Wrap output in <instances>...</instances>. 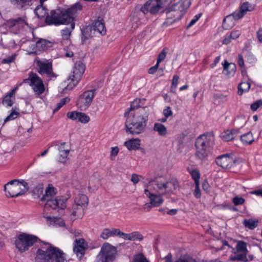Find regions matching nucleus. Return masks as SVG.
Wrapping results in <instances>:
<instances>
[{
	"instance_id": "1",
	"label": "nucleus",
	"mask_w": 262,
	"mask_h": 262,
	"mask_svg": "<svg viewBox=\"0 0 262 262\" xmlns=\"http://www.w3.org/2000/svg\"><path fill=\"white\" fill-rule=\"evenodd\" d=\"M82 7L79 3H76L67 9L59 8L51 11L50 14L47 16L45 23L48 25L60 26L70 24V27H66L61 30V35L64 40H69L72 30L75 28V16L78 11L82 10Z\"/></svg>"
},
{
	"instance_id": "2",
	"label": "nucleus",
	"mask_w": 262,
	"mask_h": 262,
	"mask_svg": "<svg viewBox=\"0 0 262 262\" xmlns=\"http://www.w3.org/2000/svg\"><path fill=\"white\" fill-rule=\"evenodd\" d=\"M149 109L147 107H141L127 116L125 122L126 132L132 135H138L143 132L148 120Z\"/></svg>"
},
{
	"instance_id": "3",
	"label": "nucleus",
	"mask_w": 262,
	"mask_h": 262,
	"mask_svg": "<svg viewBox=\"0 0 262 262\" xmlns=\"http://www.w3.org/2000/svg\"><path fill=\"white\" fill-rule=\"evenodd\" d=\"M42 245L37 248L35 262H64V253L58 248L49 243L42 242Z\"/></svg>"
},
{
	"instance_id": "4",
	"label": "nucleus",
	"mask_w": 262,
	"mask_h": 262,
	"mask_svg": "<svg viewBox=\"0 0 262 262\" xmlns=\"http://www.w3.org/2000/svg\"><path fill=\"white\" fill-rule=\"evenodd\" d=\"M190 4L188 0H182L173 5L166 12V19L164 24L170 25L181 19L185 13V10L189 7Z\"/></svg>"
},
{
	"instance_id": "5",
	"label": "nucleus",
	"mask_w": 262,
	"mask_h": 262,
	"mask_svg": "<svg viewBox=\"0 0 262 262\" xmlns=\"http://www.w3.org/2000/svg\"><path fill=\"white\" fill-rule=\"evenodd\" d=\"M28 189V183L24 181L14 179L8 182L4 186L6 195L11 198H15L21 195Z\"/></svg>"
},
{
	"instance_id": "6",
	"label": "nucleus",
	"mask_w": 262,
	"mask_h": 262,
	"mask_svg": "<svg viewBox=\"0 0 262 262\" xmlns=\"http://www.w3.org/2000/svg\"><path fill=\"white\" fill-rule=\"evenodd\" d=\"M39 241L40 239L34 235L21 233L16 237L15 245L18 251L23 253Z\"/></svg>"
},
{
	"instance_id": "7",
	"label": "nucleus",
	"mask_w": 262,
	"mask_h": 262,
	"mask_svg": "<svg viewBox=\"0 0 262 262\" xmlns=\"http://www.w3.org/2000/svg\"><path fill=\"white\" fill-rule=\"evenodd\" d=\"M24 82L28 83L32 86L35 94L40 95L45 91V86L42 80L36 73L33 72L29 74L28 78L24 80Z\"/></svg>"
},
{
	"instance_id": "8",
	"label": "nucleus",
	"mask_w": 262,
	"mask_h": 262,
	"mask_svg": "<svg viewBox=\"0 0 262 262\" xmlns=\"http://www.w3.org/2000/svg\"><path fill=\"white\" fill-rule=\"evenodd\" d=\"M96 91V89L84 91L79 96L76 103L77 106L81 111L86 110L90 106Z\"/></svg>"
},
{
	"instance_id": "9",
	"label": "nucleus",
	"mask_w": 262,
	"mask_h": 262,
	"mask_svg": "<svg viewBox=\"0 0 262 262\" xmlns=\"http://www.w3.org/2000/svg\"><path fill=\"white\" fill-rule=\"evenodd\" d=\"M116 253V249L114 246L109 243H105L101 247L97 262H107L108 260H113L115 257Z\"/></svg>"
},
{
	"instance_id": "10",
	"label": "nucleus",
	"mask_w": 262,
	"mask_h": 262,
	"mask_svg": "<svg viewBox=\"0 0 262 262\" xmlns=\"http://www.w3.org/2000/svg\"><path fill=\"white\" fill-rule=\"evenodd\" d=\"M85 69V66L81 61H76L75 63L72 74L70 75L68 79V80H71L72 82V84L68 85L69 89H72L79 82L84 72Z\"/></svg>"
},
{
	"instance_id": "11",
	"label": "nucleus",
	"mask_w": 262,
	"mask_h": 262,
	"mask_svg": "<svg viewBox=\"0 0 262 262\" xmlns=\"http://www.w3.org/2000/svg\"><path fill=\"white\" fill-rule=\"evenodd\" d=\"M38 72L41 75L45 76L48 80L56 78L58 75L53 72L52 64L50 62L39 61L38 62Z\"/></svg>"
},
{
	"instance_id": "12",
	"label": "nucleus",
	"mask_w": 262,
	"mask_h": 262,
	"mask_svg": "<svg viewBox=\"0 0 262 262\" xmlns=\"http://www.w3.org/2000/svg\"><path fill=\"white\" fill-rule=\"evenodd\" d=\"M233 154H226L217 157L215 159L216 164L223 168H230L236 162V159Z\"/></svg>"
},
{
	"instance_id": "13",
	"label": "nucleus",
	"mask_w": 262,
	"mask_h": 262,
	"mask_svg": "<svg viewBox=\"0 0 262 262\" xmlns=\"http://www.w3.org/2000/svg\"><path fill=\"white\" fill-rule=\"evenodd\" d=\"M88 247V243L84 239H76L73 243V251L80 259L84 255Z\"/></svg>"
},
{
	"instance_id": "14",
	"label": "nucleus",
	"mask_w": 262,
	"mask_h": 262,
	"mask_svg": "<svg viewBox=\"0 0 262 262\" xmlns=\"http://www.w3.org/2000/svg\"><path fill=\"white\" fill-rule=\"evenodd\" d=\"M213 144V137L206 134L198 137L195 143V147L210 149Z\"/></svg>"
},
{
	"instance_id": "15",
	"label": "nucleus",
	"mask_w": 262,
	"mask_h": 262,
	"mask_svg": "<svg viewBox=\"0 0 262 262\" xmlns=\"http://www.w3.org/2000/svg\"><path fill=\"white\" fill-rule=\"evenodd\" d=\"M6 24L10 29H14L19 30L27 26V17H19L16 18H11L7 21Z\"/></svg>"
},
{
	"instance_id": "16",
	"label": "nucleus",
	"mask_w": 262,
	"mask_h": 262,
	"mask_svg": "<svg viewBox=\"0 0 262 262\" xmlns=\"http://www.w3.org/2000/svg\"><path fill=\"white\" fill-rule=\"evenodd\" d=\"M166 181L161 177L156 178L154 180L149 181L147 186V188L151 191L152 189L157 190L155 186H156L158 189L160 191H165Z\"/></svg>"
},
{
	"instance_id": "17",
	"label": "nucleus",
	"mask_w": 262,
	"mask_h": 262,
	"mask_svg": "<svg viewBox=\"0 0 262 262\" xmlns=\"http://www.w3.org/2000/svg\"><path fill=\"white\" fill-rule=\"evenodd\" d=\"M253 9L251 4L248 2H244L239 7L238 11L232 13V16L235 20H238L243 17L248 11H251Z\"/></svg>"
},
{
	"instance_id": "18",
	"label": "nucleus",
	"mask_w": 262,
	"mask_h": 262,
	"mask_svg": "<svg viewBox=\"0 0 262 262\" xmlns=\"http://www.w3.org/2000/svg\"><path fill=\"white\" fill-rule=\"evenodd\" d=\"M52 42L45 39L38 38L35 41V45L33 48V50H34L35 53L42 52L52 48Z\"/></svg>"
},
{
	"instance_id": "19",
	"label": "nucleus",
	"mask_w": 262,
	"mask_h": 262,
	"mask_svg": "<svg viewBox=\"0 0 262 262\" xmlns=\"http://www.w3.org/2000/svg\"><path fill=\"white\" fill-rule=\"evenodd\" d=\"M66 142H62L60 144H58L57 142L54 143L53 145L58 146V150L59 152V156L58 157L59 162L63 163H66L68 156L70 152V149L65 148Z\"/></svg>"
},
{
	"instance_id": "20",
	"label": "nucleus",
	"mask_w": 262,
	"mask_h": 262,
	"mask_svg": "<svg viewBox=\"0 0 262 262\" xmlns=\"http://www.w3.org/2000/svg\"><path fill=\"white\" fill-rule=\"evenodd\" d=\"M151 1L149 12L152 14H155L161 9L164 8L166 5L168 4V0H149Z\"/></svg>"
},
{
	"instance_id": "21",
	"label": "nucleus",
	"mask_w": 262,
	"mask_h": 262,
	"mask_svg": "<svg viewBox=\"0 0 262 262\" xmlns=\"http://www.w3.org/2000/svg\"><path fill=\"white\" fill-rule=\"evenodd\" d=\"M89 200L88 197L85 194H79L76 198L75 200V204L72 206L73 211L71 215L73 216L76 215V212L75 210V207L80 206L82 208L85 207L88 204Z\"/></svg>"
},
{
	"instance_id": "22",
	"label": "nucleus",
	"mask_w": 262,
	"mask_h": 262,
	"mask_svg": "<svg viewBox=\"0 0 262 262\" xmlns=\"http://www.w3.org/2000/svg\"><path fill=\"white\" fill-rule=\"evenodd\" d=\"M144 193L150 199V202L152 204V206L154 207H158L160 206L163 202V200L161 195L155 194L148 189H145Z\"/></svg>"
},
{
	"instance_id": "23",
	"label": "nucleus",
	"mask_w": 262,
	"mask_h": 262,
	"mask_svg": "<svg viewBox=\"0 0 262 262\" xmlns=\"http://www.w3.org/2000/svg\"><path fill=\"white\" fill-rule=\"evenodd\" d=\"M222 64L224 71L226 72V75L229 77L234 75L236 70V66L235 63H229L227 60H225Z\"/></svg>"
},
{
	"instance_id": "24",
	"label": "nucleus",
	"mask_w": 262,
	"mask_h": 262,
	"mask_svg": "<svg viewBox=\"0 0 262 262\" xmlns=\"http://www.w3.org/2000/svg\"><path fill=\"white\" fill-rule=\"evenodd\" d=\"M119 229L104 228L103 229L100 237L103 239H107L111 237L118 236Z\"/></svg>"
},
{
	"instance_id": "25",
	"label": "nucleus",
	"mask_w": 262,
	"mask_h": 262,
	"mask_svg": "<svg viewBox=\"0 0 262 262\" xmlns=\"http://www.w3.org/2000/svg\"><path fill=\"white\" fill-rule=\"evenodd\" d=\"M17 88L12 89L3 99L2 104L7 106H11L13 104V99H15L14 95Z\"/></svg>"
},
{
	"instance_id": "26",
	"label": "nucleus",
	"mask_w": 262,
	"mask_h": 262,
	"mask_svg": "<svg viewBox=\"0 0 262 262\" xmlns=\"http://www.w3.org/2000/svg\"><path fill=\"white\" fill-rule=\"evenodd\" d=\"M95 32L97 31L101 35H104L106 33V29L103 20H96L92 25Z\"/></svg>"
},
{
	"instance_id": "27",
	"label": "nucleus",
	"mask_w": 262,
	"mask_h": 262,
	"mask_svg": "<svg viewBox=\"0 0 262 262\" xmlns=\"http://www.w3.org/2000/svg\"><path fill=\"white\" fill-rule=\"evenodd\" d=\"M196 152L195 156L196 159L201 161L206 159L209 154L210 149L195 147Z\"/></svg>"
},
{
	"instance_id": "28",
	"label": "nucleus",
	"mask_w": 262,
	"mask_h": 262,
	"mask_svg": "<svg viewBox=\"0 0 262 262\" xmlns=\"http://www.w3.org/2000/svg\"><path fill=\"white\" fill-rule=\"evenodd\" d=\"M145 100L144 99L136 98L132 102L129 108H128L127 111L125 112L124 116H127L130 114L132 111L137 110L141 107V102H144Z\"/></svg>"
},
{
	"instance_id": "29",
	"label": "nucleus",
	"mask_w": 262,
	"mask_h": 262,
	"mask_svg": "<svg viewBox=\"0 0 262 262\" xmlns=\"http://www.w3.org/2000/svg\"><path fill=\"white\" fill-rule=\"evenodd\" d=\"M82 32V40L83 41L86 39H88L93 36L95 33L94 29L92 25H88L81 30Z\"/></svg>"
},
{
	"instance_id": "30",
	"label": "nucleus",
	"mask_w": 262,
	"mask_h": 262,
	"mask_svg": "<svg viewBox=\"0 0 262 262\" xmlns=\"http://www.w3.org/2000/svg\"><path fill=\"white\" fill-rule=\"evenodd\" d=\"M140 141L138 138L132 139L125 142L124 145L129 150H136L139 148Z\"/></svg>"
},
{
	"instance_id": "31",
	"label": "nucleus",
	"mask_w": 262,
	"mask_h": 262,
	"mask_svg": "<svg viewBox=\"0 0 262 262\" xmlns=\"http://www.w3.org/2000/svg\"><path fill=\"white\" fill-rule=\"evenodd\" d=\"M48 10L43 5H39L34 10V12L36 16L39 18H45V20L47 16L50 14L47 12Z\"/></svg>"
},
{
	"instance_id": "32",
	"label": "nucleus",
	"mask_w": 262,
	"mask_h": 262,
	"mask_svg": "<svg viewBox=\"0 0 262 262\" xmlns=\"http://www.w3.org/2000/svg\"><path fill=\"white\" fill-rule=\"evenodd\" d=\"M57 193V189L52 185H49L45 191V194L42 195L40 200L41 201H45L48 199L51 198Z\"/></svg>"
},
{
	"instance_id": "33",
	"label": "nucleus",
	"mask_w": 262,
	"mask_h": 262,
	"mask_svg": "<svg viewBox=\"0 0 262 262\" xmlns=\"http://www.w3.org/2000/svg\"><path fill=\"white\" fill-rule=\"evenodd\" d=\"M246 82H242L238 85V94L242 95L244 92L249 91L251 86V80L250 78L246 80Z\"/></svg>"
},
{
	"instance_id": "34",
	"label": "nucleus",
	"mask_w": 262,
	"mask_h": 262,
	"mask_svg": "<svg viewBox=\"0 0 262 262\" xmlns=\"http://www.w3.org/2000/svg\"><path fill=\"white\" fill-rule=\"evenodd\" d=\"M233 20L235 19L233 17L232 13L226 16L223 21V28L225 30H228L232 28L234 25V21Z\"/></svg>"
},
{
	"instance_id": "35",
	"label": "nucleus",
	"mask_w": 262,
	"mask_h": 262,
	"mask_svg": "<svg viewBox=\"0 0 262 262\" xmlns=\"http://www.w3.org/2000/svg\"><path fill=\"white\" fill-rule=\"evenodd\" d=\"M70 195H68V196H57L56 198V201H57L58 203V207L57 208H59L58 210V211H62L65 208H66V202L67 200L70 198Z\"/></svg>"
},
{
	"instance_id": "36",
	"label": "nucleus",
	"mask_w": 262,
	"mask_h": 262,
	"mask_svg": "<svg viewBox=\"0 0 262 262\" xmlns=\"http://www.w3.org/2000/svg\"><path fill=\"white\" fill-rule=\"evenodd\" d=\"M165 192H171L175 190L178 187V182L176 180L166 181Z\"/></svg>"
},
{
	"instance_id": "37",
	"label": "nucleus",
	"mask_w": 262,
	"mask_h": 262,
	"mask_svg": "<svg viewBox=\"0 0 262 262\" xmlns=\"http://www.w3.org/2000/svg\"><path fill=\"white\" fill-rule=\"evenodd\" d=\"M247 244L244 241H237V245L236 246L237 252H241V254H245V256H247V255L248 253V250L247 249Z\"/></svg>"
},
{
	"instance_id": "38",
	"label": "nucleus",
	"mask_w": 262,
	"mask_h": 262,
	"mask_svg": "<svg viewBox=\"0 0 262 262\" xmlns=\"http://www.w3.org/2000/svg\"><path fill=\"white\" fill-rule=\"evenodd\" d=\"M154 130L158 133L161 136H165L167 134V128L164 125L160 123H155L154 126Z\"/></svg>"
},
{
	"instance_id": "39",
	"label": "nucleus",
	"mask_w": 262,
	"mask_h": 262,
	"mask_svg": "<svg viewBox=\"0 0 262 262\" xmlns=\"http://www.w3.org/2000/svg\"><path fill=\"white\" fill-rule=\"evenodd\" d=\"M45 201H47L44 207L45 210H49L50 209L55 210L56 209L58 208V203L56 198L54 200L51 199H48Z\"/></svg>"
},
{
	"instance_id": "40",
	"label": "nucleus",
	"mask_w": 262,
	"mask_h": 262,
	"mask_svg": "<svg viewBox=\"0 0 262 262\" xmlns=\"http://www.w3.org/2000/svg\"><path fill=\"white\" fill-rule=\"evenodd\" d=\"M241 140L244 144H251L254 141L252 134L251 132L245 134L241 136Z\"/></svg>"
},
{
	"instance_id": "41",
	"label": "nucleus",
	"mask_w": 262,
	"mask_h": 262,
	"mask_svg": "<svg viewBox=\"0 0 262 262\" xmlns=\"http://www.w3.org/2000/svg\"><path fill=\"white\" fill-rule=\"evenodd\" d=\"M243 225L245 227L252 230L258 226V221L253 220L252 219H246L243 221Z\"/></svg>"
},
{
	"instance_id": "42",
	"label": "nucleus",
	"mask_w": 262,
	"mask_h": 262,
	"mask_svg": "<svg viewBox=\"0 0 262 262\" xmlns=\"http://www.w3.org/2000/svg\"><path fill=\"white\" fill-rule=\"evenodd\" d=\"M11 3L16 5L18 8H23L27 5H30L32 0H10Z\"/></svg>"
},
{
	"instance_id": "43",
	"label": "nucleus",
	"mask_w": 262,
	"mask_h": 262,
	"mask_svg": "<svg viewBox=\"0 0 262 262\" xmlns=\"http://www.w3.org/2000/svg\"><path fill=\"white\" fill-rule=\"evenodd\" d=\"M130 241H141L143 239V235L139 231H134L130 233Z\"/></svg>"
},
{
	"instance_id": "44",
	"label": "nucleus",
	"mask_w": 262,
	"mask_h": 262,
	"mask_svg": "<svg viewBox=\"0 0 262 262\" xmlns=\"http://www.w3.org/2000/svg\"><path fill=\"white\" fill-rule=\"evenodd\" d=\"M47 219L48 221H50L51 222L58 225L59 226H63L65 225L64 221L61 218L49 216L47 217Z\"/></svg>"
},
{
	"instance_id": "45",
	"label": "nucleus",
	"mask_w": 262,
	"mask_h": 262,
	"mask_svg": "<svg viewBox=\"0 0 262 262\" xmlns=\"http://www.w3.org/2000/svg\"><path fill=\"white\" fill-rule=\"evenodd\" d=\"M221 137L223 140L226 142L230 141L234 138L232 135V132H230L229 130H227L223 133L221 135Z\"/></svg>"
},
{
	"instance_id": "46",
	"label": "nucleus",
	"mask_w": 262,
	"mask_h": 262,
	"mask_svg": "<svg viewBox=\"0 0 262 262\" xmlns=\"http://www.w3.org/2000/svg\"><path fill=\"white\" fill-rule=\"evenodd\" d=\"M33 193L35 196L39 198L43 194V186L42 184H39L36 186L33 190Z\"/></svg>"
},
{
	"instance_id": "47",
	"label": "nucleus",
	"mask_w": 262,
	"mask_h": 262,
	"mask_svg": "<svg viewBox=\"0 0 262 262\" xmlns=\"http://www.w3.org/2000/svg\"><path fill=\"white\" fill-rule=\"evenodd\" d=\"M190 173L194 180L195 184L200 183V173L198 170L193 169L190 171Z\"/></svg>"
},
{
	"instance_id": "48",
	"label": "nucleus",
	"mask_w": 262,
	"mask_h": 262,
	"mask_svg": "<svg viewBox=\"0 0 262 262\" xmlns=\"http://www.w3.org/2000/svg\"><path fill=\"white\" fill-rule=\"evenodd\" d=\"M231 259L233 261L238 260L242 262H248V259L245 254H238L231 257Z\"/></svg>"
},
{
	"instance_id": "49",
	"label": "nucleus",
	"mask_w": 262,
	"mask_h": 262,
	"mask_svg": "<svg viewBox=\"0 0 262 262\" xmlns=\"http://www.w3.org/2000/svg\"><path fill=\"white\" fill-rule=\"evenodd\" d=\"M168 49L167 48H164L162 50V51L160 52V53L158 55V57L157 58V63L159 64V63L161 62H162L163 60H164V59L166 57V54L168 52Z\"/></svg>"
},
{
	"instance_id": "50",
	"label": "nucleus",
	"mask_w": 262,
	"mask_h": 262,
	"mask_svg": "<svg viewBox=\"0 0 262 262\" xmlns=\"http://www.w3.org/2000/svg\"><path fill=\"white\" fill-rule=\"evenodd\" d=\"M80 113L77 111L69 112L67 113V115L69 119L78 121Z\"/></svg>"
},
{
	"instance_id": "51",
	"label": "nucleus",
	"mask_w": 262,
	"mask_h": 262,
	"mask_svg": "<svg viewBox=\"0 0 262 262\" xmlns=\"http://www.w3.org/2000/svg\"><path fill=\"white\" fill-rule=\"evenodd\" d=\"M70 101V99L68 97L61 99L60 102L57 104L56 107L54 109V112L58 111L64 104H66L67 103H68Z\"/></svg>"
},
{
	"instance_id": "52",
	"label": "nucleus",
	"mask_w": 262,
	"mask_h": 262,
	"mask_svg": "<svg viewBox=\"0 0 262 262\" xmlns=\"http://www.w3.org/2000/svg\"><path fill=\"white\" fill-rule=\"evenodd\" d=\"M187 136V134L183 132L181 134H179L177 138L178 141V145L179 148H182L183 147V143L184 141V139Z\"/></svg>"
},
{
	"instance_id": "53",
	"label": "nucleus",
	"mask_w": 262,
	"mask_h": 262,
	"mask_svg": "<svg viewBox=\"0 0 262 262\" xmlns=\"http://www.w3.org/2000/svg\"><path fill=\"white\" fill-rule=\"evenodd\" d=\"M179 79V76L177 75H174L172 80V83L171 85V91L174 93H176V89L178 83Z\"/></svg>"
},
{
	"instance_id": "54",
	"label": "nucleus",
	"mask_w": 262,
	"mask_h": 262,
	"mask_svg": "<svg viewBox=\"0 0 262 262\" xmlns=\"http://www.w3.org/2000/svg\"><path fill=\"white\" fill-rule=\"evenodd\" d=\"M19 113L15 111H12V112L10 114L9 116H8L4 120V123L10 121L14 120L17 118L19 116Z\"/></svg>"
},
{
	"instance_id": "55",
	"label": "nucleus",
	"mask_w": 262,
	"mask_h": 262,
	"mask_svg": "<svg viewBox=\"0 0 262 262\" xmlns=\"http://www.w3.org/2000/svg\"><path fill=\"white\" fill-rule=\"evenodd\" d=\"M133 262H149L143 253H139L134 258Z\"/></svg>"
},
{
	"instance_id": "56",
	"label": "nucleus",
	"mask_w": 262,
	"mask_h": 262,
	"mask_svg": "<svg viewBox=\"0 0 262 262\" xmlns=\"http://www.w3.org/2000/svg\"><path fill=\"white\" fill-rule=\"evenodd\" d=\"M73 48V45H69V46L64 48V54L67 57H72L74 55L72 49Z\"/></svg>"
},
{
	"instance_id": "57",
	"label": "nucleus",
	"mask_w": 262,
	"mask_h": 262,
	"mask_svg": "<svg viewBox=\"0 0 262 262\" xmlns=\"http://www.w3.org/2000/svg\"><path fill=\"white\" fill-rule=\"evenodd\" d=\"M151 1L146 2L141 8L140 11L143 13L144 14H146L149 12L150 6L151 5Z\"/></svg>"
},
{
	"instance_id": "58",
	"label": "nucleus",
	"mask_w": 262,
	"mask_h": 262,
	"mask_svg": "<svg viewBox=\"0 0 262 262\" xmlns=\"http://www.w3.org/2000/svg\"><path fill=\"white\" fill-rule=\"evenodd\" d=\"M90 121V117L85 113H80L78 121L82 123H86Z\"/></svg>"
},
{
	"instance_id": "59",
	"label": "nucleus",
	"mask_w": 262,
	"mask_h": 262,
	"mask_svg": "<svg viewBox=\"0 0 262 262\" xmlns=\"http://www.w3.org/2000/svg\"><path fill=\"white\" fill-rule=\"evenodd\" d=\"M260 106H262V100L259 99L256 101L251 105V109L253 111H256Z\"/></svg>"
},
{
	"instance_id": "60",
	"label": "nucleus",
	"mask_w": 262,
	"mask_h": 262,
	"mask_svg": "<svg viewBox=\"0 0 262 262\" xmlns=\"http://www.w3.org/2000/svg\"><path fill=\"white\" fill-rule=\"evenodd\" d=\"M193 194L194 196L197 199L201 198V192L200 188V183L195 184V189L193 192Z\"/></svg>"
},
{
	"instance_id": "61",
	"label": "nucleus",
	"mask_w": 262,
	"mask_h": 262,
	"mask_svg": "<svg viewBox=\"0 0 262 262\" xmlns=\"http://www.w3.org/2000/svg\"><path fill=\"white\" fill-rule=\"evenodd\" d=\"M233 203L235 206L242 205L244 203L245 199L242 197L235 196L233 199Z\"/></svg>"
},
{
	"instance_id": "62",
	"label": "nucleus",
	"mask_w": 262,
	"mask_h": 262,
	"mask_svg": "<svg viewBox=\"0 0 262 262\" xmlns=\"http://www.w3.org/2000/svg\"><path fill=\"white\" fill-rule=\"evenodd\" d=\"M118 237L122 238L125 240H129L130 241V233H125L123 232H121L120 229H119L118 232Z\"/></svg>"
},
{
	"instance_id": "63",
	"label": "nucleus",
	"mask_w": 262,
	"mask_h": 262,
	"mask_svg": "<svg viewBox=\"0 0 262 262\" xmlns=\"http://www.w3.org/2000/svg\"><path fill=\"white\" fill-rule=\"evenodd\" d=\"M15 57H16V55L15 54L7 58L3 59L2 62L3 63H5V64H6V63L9 64V63H12L14 61V60L15 59Z\"/></svg>"
},
{
	"instance_id": "64",
	"label": "nucleus",
	"mask_w": 262,
	"mask_h": 262,
	"mask_svg": "<svg viewBox=\"0 0 262 262\" xmlns=\"http://www.w3.org/2000/svg\"><path fill=\"white\" fill-rule=\"evenodd\" d=\"M241 35V33L238 30H234L230 33V37L232 38V39H235L237 38L239 35Z\"/></svg>"
}]
</instances>
